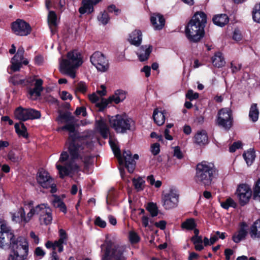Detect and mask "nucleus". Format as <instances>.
<instances>
[{"mask_svg": "<svg viewBox=\"0 0 260 260\" xmlns=\"http://www.w3.org/2000/svg\"><path fill=\"white\" fill-rule=\"evenodd\" d=\"M69 132V137L66 142L68 145L69 155L67 152H63L59 158V161H67L63 166L56 164V167L59 171V176L63 178L71 173L78 172L80 170L81 163L83 162L87 166L90 160V156L84 151L83 144L87 147L92 146V133L79 135L75 131V127L73 124H68L59 128Z\"/></svg>", "mask_w": 260, "mask_h": 260, "instance_id": "obj_1", "label": "nucleus"}, {"mask_svg": "<svg viewBox=\"0 0 260 260\" xmlns=\"http://www.w3.org/2000/svg\"><path fill=\"white\" fill-rule=\"evenodd\" d=\"M207 22L206 14L203 12L194 14L185 28V34L191 42L199 41L204 35V27Z\"/></svg>", "mask_w": 260, "mask_h": 260, "instance_id": "obj_2", "label": "nucleus"}, {"mask_svg": "<svg viewBox=\"0 0 260 260\" xmlns=\"http://www.w3.org/2000/svg\"><path fill=\"white\" fill-rule=\"evenodd\" d=\"M59 62L60 72L74 79L76 77L75 69L81 66L83 60L81 53L75 50L67 53V58L59 59Z\"/></svg>", "mask_w": 260, "mask_h": 260, "instance_id": "obj_3", "label": "nucleus"}, {"mask_svg": "<svg viewBox=\"0 0 260 260\" xmlns=\"http://www.w3.org/2000/svg\"><path fill=\"white\" fill-rule=\"evenodd\" d=\"M217 175V171L213 163L203 161L197 166L195 180L201 185L209 186Z\"/></svg>", "mask_w": 260, "mask_h": 260, "instance_id": "obj_4", "label": "nucleus"}, {"mask_svg": "<svg viewBox=\"0 0 260 260\" xmlns=\"http://www.w3.org/2000/svg\"><path fill=\"white\" fill-rule=\"evenodd\" d=\"M111 126L118 133H125L134 127V121L125 114H117L109 119Z\"/></svg>", "mask_w": 260, "mask_h": 260, "instance_id": "obj_5", "label": "nucleus"}, {"mask_svg": "<svg viewBox=\"0 0 260 260\" xmlns=\"http://www.w3.org/2000/svg\"><path fill=\"white\" fill-rule=\"evenodd\" d=\"M28 252V244L26 240L23 237L17 238V242L12 243L11 251L8 260H24Z\"/></svg>", "mask_w": 260, "mask_h": 260, "instance_id": "obj_6", "label": "nucleus"}, {"mask_svg": "<svg viewBox=\"0 0 260 260\" xmlns=\"http://www.w3.org/2000/svg\"><path fill=\"white\" fill-rule=\"evenodd\" d=\"M14 115L16 119L22 121L39 119L41 116L40 111L32 108H24L21 106L15 110Z\"/></svg>", "mask_w": 260, "mask_h": 260, "instance_id": "obj_7", "label": "nucleus"}, {"mask_svg": "<svg viewBox=\"0 0 260 260\" xmlns=\"http://www.w3.org/2000/svg\"><path fill=\"white\" fill-rule=\"evenodd\" d=\"M232 111L229 108H223L219 111L217 123L225 129H229L232 125Z\"/></svg>", "mask_w": 260, "mask_h": 260, "instance_id": "obj_8", "label": "nucleus"}, {"mask_svg": "<svg viewBox=\"0 0 260 260\" xmlns=\"http://www.w3.org/2000/svg\"><path fill=\"white\" fill-rule=\"evenodd\" d=\"M90 61L99 71L105 72L109 68L108 60L101 52L96 51L93 53L90 57Z\"/></svg>", "mask_w": 260, "mask_h": 260, "instance_id": "obj_9", "label": "nucleus"}, {"mask_svg": "<svg viewBox=\"0 0 260 260\" xmlns=\"http://www.w3.org/2000/svg\"><path fill=\"white\" fill-rule=\"evenodd\" d=\"M12 30L16 35L26 36L29 35L31 30L30 25L25 21L18 19L12 23Z\"/></svg>", "mask_w": 260, "mask_h": 260, "instance_id": "obj_10", "label": "nucleus"}, {"mask_svg": "<svg viewBox=\"0 0 260 260\" xmlns=\"http://www.w3.org/2000/svg\"><path fill=\"white\" fill-rule=\"evenodd\" d=\"M178 194L175 191L170 190L162 196V206L167 210L175 208L178 205Z\"/></svg>", "mask_w": 260, "mask_h": 260, "instance_id": "obj_11", "label": "nucleus"}, {"mask_svg": "<svg viewBox=\"0 0 260 260\" xmlns=\"http://www.w3.org/2000/svg\"><path fill=\"white\" fill-rule=\"evenodd\" d=\"M30 84V86H34L30 87L28 89L29 98L31 99H36L41 95V92L43 90V83L41 79H36L35 78H30L27 81Z\"/></svg>", "mask_w": 260, "mask_h": 260, "instance_id": "obj_12", "label": "nucleus"}, {"mask_svg": "<svg viewBox=\"0 0 260 260\" xmlns=\"http://www.w3.org/2000/svg\"><path fill=\"white\" fill-rule=\"evenodd\" d=\"M236 194L239 199L240 204L244 206L249 202L252 195V191L248 185L242 184L238 186Z\"/></svg>", "mask_w": 260, "mask_h": 260, "instance_id": "obj_13", "label": "nucleus"}, {"mask_svg": "<svg viewBox=\"0 0 260 260\" xmlns=\"http://www.w3.org/2000/svg\"><path fill=\"white\" fill-rule=\"evenodd\" d=\"M37 180L39 184L43 188H49L53 182V179L49 173L43 169L38 171L37 175Z\"/></svg>", "mask_w": 260, "mask_h": 260, "instance_id": "obj_14", "label": "nucleus"}, {"mask_svg": "<svg viewBox=\"0 0 260 260\" xmlns=\"http://www.w3.org/2000/svg\"><path fill=\"white\" fill-rule=\"evenodd\" d=\"M24 50L22 47H20L17 50L16 54L11 59V66L10 69L13 72L20 70L22 66V61L23 59Z\"/></svg>", "mask_w": 260, "mask_h": 260, "instance_id": "obj_15", "label": "nucleus"}, {"mask_svg": "<svg viewBox=\"0 0 260 260\" xmlns=\"http://www.w3.org/2000/svg\"><path fill=\"white\" fill-rule=\"evenodd\" d=\"M123 157L124 159L125 167L129 173H133L136 166L135 160L139 159V155L137 154H135L132 157L131 151L127 150L123 152Z\"/></svg>", "mask_w": 260, "mask_h": 260, "instance_id": "obj_16", "label": "nucleus"}, {"mask_svg": "<svg viewBox=\"0 0 260 260\" xmlns=\"http://www.w3.org/2000/svg\"><path fill=\"white\" fill-rule=\"evenodd\" d=\"M48 205L47 204H41L35 207H32L27 214L26 221H30L35 215H38L39 218L44 213Z\"/></svg>", "mask_w": 260, "mask_h": 260, "instance_id": "obj_17", "label": "nucleus"}, {"mask_svg": "<svg viewBox=\"0 0 260 260\" xmlns=\"http://www.w3.org/2000/svg\"><path fill=\"white\" fill-rule=\"evenodd\" d=\"M152 46L150 45L140 47L137 52L138 57L141 61L147 60L152 52Z\"/></svg>", "mask_w": 260, "mask_h": 260, "instance_id": "obj_18", "label": "nucleus"}, {"mask_svg": "<svg viewBox=\"0 0 260 260\" xmlns=\"http://www.w3.org/2000/svg\"><path fill=\"white\" fill-rule=\"evenodd\" d=\"M59 239L54 242V250L57 248L58 252H61L63 250V244H67V235L66 231L63 229L59 231Z\"/></svg>", "mask_w": 260, "mask_h": 260, "instance_id": "obj_19", "label": "nucleus"}, {"mask_svg": "<svg viewBox=\"0 0 260 260\" xmlns=\"http://www.w3.org/2000/svg\"><path fill=\"white\" fill-rule=\"evenodd\" d=\"M150 20L153 28L156 30L161 29L165 24L163 16L159 14H153L151 15Z\"/></svg>", "mask_w": 260, "mask_h": 260, "instance_id": "obj_20", "label": "nucleus"}, {"mask_svg": "<svg viewBox=\"0 0 260 260\" xmlns=\"http://www.w3.org/2000/svg\"><path fill=\"white\" fill-rule=\"evenodd\" d=\"M47 22L51 33L54 34L58 24L57 16L55 11L51 10L48 11Z\"/></svg>", "mask_w": 260, "mask_h": 260, "instance_id": "obj_21", "label": "nucleus"}, {"mask_svg": "<svg viewBox=\"0 0 260 260\" xmlns=\"http://www.w3.org/2000/svg\"><path fill=\"white\" fill-rule=\"evenodd\" d=\"M39 221L42 224H50L52 221V210L48 206L44 213L40 216Z\"/></svg>", "mask_w": 260, "mask_h": 260, "instance_id": "obj_22", "label": "nucleus"}, {"mask_svg": "<svg viewBox=\"0 0 260 260\" xmlns=\"http://www.w3.org/2000/svg\"><path fill=\"white\" fill-rule=\"evenodd\" d=\"M246 226L247 225L245 223H242L241 227L240 230L237 233H235L232 237V239L234 242L238 243L245 239L247 233L246 229Z\"/></svg>", "mask_w": 260, "mask_h": 260, "instance_id": "obj_23", "label": "nucleus"}, {"mask_svg": "<svg viewBox=\"0 0 260 260\" xmlns=\"http://www.w3.org/2000/svg\"><path fill=\"white\" fill-rule=\"evenodd\" d=\"M142 32L140 30H135L129 35L128 41L135 46H139L142 42Z\"/></svg>", "mask_w": 260, "mask_h": 260, "instance_id": "obj_24", "label": "nucleus"}, {"mask_svg": "<svg viewBox=\"0 0 260 260\" xmlns=\"http://www.w3.org/2000/svg\"><path fill=\"white\" fill-rule=\"evenodd\" d=\"M166 114V110L159 111L157 108L154 110L153 119L158 125H161L165 123Z\"/></svg>", "mask_w": 260, "mask_h": 260, "instance_id": "obj_25", "label": "nucleus"}, {"mask_svg": "<svg viewBox=\"0 0 260 260\" xmlns=\"http://www.w3.org/2000/svg\"><path fill=\"white\" fill-rule=\"evenodd\" d=\"M96 126L102 137L104 139L107 138L109 134V129L104 120L103 119L97 120Z\"/></svg>", "mask_w": 260, "mask_h": 260, "instance_id": "obj_26", "label": "nucleus"}, {"mask_svg": "<svg viewBox=\"0 0 260 260\" xmlns=\"http://www.w3.org/2000/svg\"><path fill=\"white\" fill-rule=\"evenodd\" d=\"M27 218V215H25V212L24 210L22 208H19L18 211L13 213L12 215V220L16 222H22L27 223L29 221H26L25 219Z\"/></svg>", "mask_w": 260, "mask_h": 260, "instance_id": "obj_27", "label": "nucleus"}, {"mask_svg": "<svg viewBox=\"0 0 260 260\" xmlns=\"http://www.w3.org/2000/svg\"><path fill=\"white\" fill-rule=\"evenodd\" d=\"M213 23L218 26L222 27L229 21L228 16L225 14H220L215 16L213 18Z\"/></svg>", "mask_w": 260, "mask_h": 260, "instance_id": "obj_28", "label": "nucleus"}, {"mask_svg": "<svg viewBox=\"0 0 260 260\" xmlns=\"http://www.w3.org/2000/svg\"><path fill=\"white\" fill-rule=\"evenodd\" d=\"M82 7H80L79 9V12L83 14L86 12L91 13L93 11V5L92 0H83Z\"/></svg>", "mask_w": 260, "mask_h": 260, "instance_id": "obj_29", "label": "nucleus"}, {"mask_svg": "<svg viewBox=\"0 0 260 260\" xmlns=\"http://www.w3.org/2000/svg\"><path fill=\"white\" fill-rule=\"evenodd\" d=\"M194 142L199 145H205L208 143V137L206 132L204 131H198L194 137Z\"/></svg>", "mask_w": 260, "mask_h": 260, "instance_id": "obj_30", "label": "nucleus"}, {"mask_svg": "<svg viewBox=\"0 0 260 260\" xmlns=\"http://www.w3.org/2000/svg\"><path fill=\"white\" fill-rule=\"evenodd\" d=\"M17 242V239H15V237L12 238L11 239L8 238L5 235L2 236V234L0 235V248L4 249L7 247L10 246L11 248L12 243Z\"/></svg>", "mask_w": 260, "mask_h": 260, "instance_id": "obj_31", "label": "nucleus"}, {"mask_svg": "<svg viewBox=\"0 0 260 260\" xmlns=\"http://www.w3.org/2000/svg\"><path fill=\"white\" fill-rule=\"evenodd\" d=\"M212 61L213 66L217 68H221L225 63L224 58L222 53L219 52L215 53L212 58Z\"/></svg>", "mask_w": 260, "mask_h": 260, "instance_id": "obj_32", "label": "nucleus"}, {"mask_svg": "<svg viewBox=\"0 0 260 260\" xmlns=\"http://www.w3.org/2000/svg\"><path fill=\"white\" fill-rule=\"evenodd\" d=\"M250 235L252 238H260V219L256 220L251 226Z\"/></svg>", "mask_w": 260, "mask_h": 260, "instance_id": "obj_33", "label": "nucleus"}, {"mask_svg": "<svg viewBox=\"0 0 260 260\" xmlns=\"http://www.w3.org/2000/svg\"><path fill=\"white\" fill-rule=\"evenodd\" d=\"M125 93L121 90H117L115 91L114 95L109 97V100H112L115 104L123 101L125 99Z\"/></svg>", "mask_w": 260, "mask_h": 260, "instance_id": "obj_34", "label": "nucleus"}, {"mask_svg": "<svg viewBox=\"0 0 260 260\" xmlns=\"http://www.w3.org/2000/svg\"><path fill=\"white\" fill-rule=\"evenodd\" d=\"M52 204L55 208H58L60 211L64 213H67L66 206L59 197L54 196V199L52 201Z\"/></svg>", "mask_w": 260, "mask_h": 260, "instance_id": "obj_35", "label": "nucleus"}, {"mask_svg": "<svg viewBox=\"0 0 260 260\" xmlns=\"http://www.w3.org/2000/svg\"><path fill=\"white\" fill-rule=\"evenodd\" d=\"M112 256L114 260H126V258L123 254L122 248L118 246H114L113 248Z\"/></svg>", "mask_w": 260, "mask_h": 260, "instance_id": "obj_36", "label": "nucleus"}, {"mask_svg": "<svg viewBox=\"0 0 260 260\" xmlns=\"http://www.w3.org/2000/svg\"><path fill=\"white\" fill-rule=\"evenodd\" d=\"M259 116V110L257 107L256 104H252L251 105L249 117L250 120L253 122H255L258 120Z\"/></svg>", "mask_w": 260, "mask_h": 260, "instance_id": "obj_37", "label": "nucleus"}, {"mask_svg": "<svg viewBox=\"0 0 260 260\" xmlns=\"http://www.w3.org/2000/svg\"><path fill=\"white\" fill-rule=\"evenodd\" d=\"M1 234L2 236L5 235L8 238L11 239L12 238H14V235L10 228L6 223H2L1 224Z\"/></svg>", "mask_w": 260, "mask_h": 260, "instance_id": "obj_38", "label": "nucleus"}, {"mask_svg": "<svg viewBox=\"0 0 260 260\" xmlns=\"http://www.w3.org/2000/svg\"><path fill=\"white\" fill-rule=\"evenodd\" d=\"M14 127L16 132L18 135L22 136L24 138L27 137V129L23 123H16Z\"/></svg>", "mask_w": 260, "mask_h": 260, "instance_id": "obj_39", "label": "nucleus"}, {"mask_svg": "<svg viewBox=\"0 0 260 260\" xmlns=\"http://www.w3.org/2000/svg\"><path fill=\"white\" fill-rule=\"evenodd\" d=\"M243 157L248 166H250L255 158V152L253 149H250L243 154Z\"/></svg>", "mask_w": 260, "mask_h": 260, "instance_id": "obj_40", "label": "nucleus"}, {"mask_svg": "<svg viewBox=\"0 0 260 260\" xmlns=\"http://www.w3.org/2000/svg\"><path fill=\"white\" fill-rule=\"evenodd\" d=\"M109 144L115 155L117 157L120 164L123 163V160L121 157L120 151L117 146L111 140H109Z\"/></svg>", "mask_w": 260, "mask_h": 260, "instance_id": "obj_41", "label": "nucleus"}, {"mask_svg": "<svg viewBox=\"0 0 260 260\" xmlns=\"http://www.w3.org/2000/svg\"><path fill=\"white\" fill-rule=\"evenodd\" d=\"M133 183L135 189L138 191L142 190L144 187L145 181L141 177L134 178Z\"/></svg>", "mask_w": 260, "mask_h": 260, "instance_id": "obj_42", "label": "nucleus"}, {"mask_svg": "<svg viewBox=\"0 0 260 260\" xmlns=\"http://www.w3.org/2000/svg\"><path fill=\"white\" fill-rule=\"evenodd\" d=\"M196 226L195 221L193 218H189L182 223L181 227L188 230L193 229Z\"/></svg>", "mask_w": 260, "mask_h": 260, "instance_id": "obj_43", "label": "nucleus"}, {"mask_svg": "<svg viewBox=\"0 0 260 260\" xmlns=\"http://www.w3.org/2000/svg\"><path fill=\"white\" fill-rule=\"evenodd\" d=\"M252 18L255 22L260 23V4L254 6L252 11Z\"/></svg>", "mask_w": 260, "mask_h": 260, "instance_id": "obj_44", "label": "nucleus"}, {"mask_svg": "<svg viewBox=\"0 0 260 260\" xmlns=\"http://www.w3.org/2000/svg\"><path fill=\"white\" fill-rule=\"evenodd\" d=\"M112 102V100H109V98L108 99L101 98L100 101L96 104V106L99 108V110L102 111L104 110L109 103Z\"/></svg>", "mask_w": 260, "mask_h": 260, "instance_id": "obj_45", "label": "nucleus"}, {"mask_svg": "<svg viewBox=\"0 0 260 260\" xmlns=\"http://www.w3.org/2000/svg\"><path fill=\"white\" fill-rule=\"evenodd\" d=\"M220 205L222 208L225 209H228L230 207L235 208L237 205L235 202L231 198H229L225 201L221 202Z\"/></svg>", "mask_w": 260, "mask_h": 260, "instance_id": "obj_46", "label": "nucleus"}, {"mask_svg": "<svg viewBox=\"0 0 260 260\" xmlns=\"http://www.w3.org/2000/svg\"><path fill=\"white\" fill-rule=\"evenodd\" d=\"M147 209L151 214V216L154 217L157 215L158 209L155 204L153 203H149L148 204Z\"/></svg>", "mask_w": 260, "mask_h": 260, "instance_id": "obj_47", "label": "nucleus"}, {"mask_svg": "<svg viewBox=\"0 0 260 260\" xmlns=\"http://www.w3.org/2000/svg\"><path fill=\"white\" fill-rule=\"evenodd\" d=\"M98 19L103 24L106 25L108 23L110 17L107 12L104 11L98 16Z\"/></svg>", "mask_w": 260, "mask_h": 260, "instance_id": "obj_48", "label": "nucleus"}, {"mask_svg": "<svg viewBox=\"0 0 260 260\" xmlns=\"http://www.w3.org/2000/svg\"><path fill=\"white\" fill-rule=\"evenodd\" d=\"M253 197L255 200L260 201V179L256 182L254 189Z\"/></svg>", "mask_w": 260, "mask_h": 260, "instance_id": "obj_49", "label": "nucleus"}, {"mask_svg": "<svg viewBox=\"0 0 260 260\" xmlns=\"http://www.w3.org/2000/svg\"><path fill=\"white\" fill-rule=\"evenodd\" d=\"M60 119H64L66 122H68L73 121L74 117L70 113H64L59 115L57 120L59 121Z\"/></svg>", "mask_w": 260, "mask_h": 260, "instance_id": "obj_50", "label": "nucleus"}, {"mask_svg": "<svg viewBox=\"0 0 260 260\" xmlns=\"http://www.w3.org/2000/svg\"><path fill=\"white\" fill-rule=\"evenodd\" d=\"M186 98L190 101H192L199 98V94L197 92H194L192 90L190 89L186 93Z\"/></svg>", "mask_w": 260, "mask_h": 260, "instance_id": "obj_51", "label": "nucleus"}, {"mask_svg": "<svg viewBox=\"0 0 260 260\" xmlns=\"http://www.w3.org/2000/svg\"><path fill=\"white\" fill-rule=\"evenodd\" d=\"M129 240L132 243H137L140 240V237L135 232L131 231L129 234Z\"/></svg>", "mask_w": 260, "mask_h": 260, "instance_id": "obj_52", "label": "nucleus"}, {"mask_svg": "<svg viewBox=\"0 0 260 260\" xmlns=\"http://www.w3.org/2000/svg\"><path fill=\"white\" fill-rule=\"evenodd\" d=\"M94 224L101 228H105L107 225L106 222L99 216L96 217Z\"/></svg>", "mask_w": 260, "mask_h": 260, "instance_id": "obj_53", "label": "nucleus"}, {"mask_svg": "<svg viewBox=\"0 0 260 260\" xmlns=\"http://www.w3.org/2000/svg\"><path fill=\"white\" fill-rule=\"evenodd\" d=\"M242 65L240 63H235L233 61L231 63V68L233 73L238 72L241 70Z\"/></svg>", "mask_w": 260, "mask_h": 260, "instance_id": "obj_54", "label": "nucleus"}, {"mask_svg": "<svg viewBox=\"0 0 260 260\" xmlns=\"http://www.w3.org/2000/svg\"><path fill=\"white\" fill-rule=\"evenodd\" d=\"M8 159L13 162H17L19 161V157L16 155L12 151L10 152L8 154Z\"/></svg>", "mask_w": 260, "mask_h": 260, "instance_id": "obj_55", "label": "nucleus"}, {"mask_svg": "<svg viewBox=\"0 0 260 260\" xmlns=\"http://www.w3.org/2000/svg\"><path fill=\"white\" fill-rule=\"evenodd\" d=\"M77 90L82 93H84L86 91L87 87L85 83L83 82H80L77 85Z\"/></svg>", "mask_w": 260, "mask_h": 260, "instance_id": "obj_56", "label": "nucleus"}, {"mask_svg": "<svg viewBox=\"0 0 260 260\" xmlns=\"http://www.w3.org/2000/svg\"><path fill=\"white\" fill-rule=\"evenodd\" d=\"M160 151L159 144L158 143H154L151 146V152L154 155L159 153Z\"/></svg>", "mask_w": 260, "mask_h": 260, "instance_id": "obj_57", "label": "nucleus"}, {"mask_svg": "<svg viewBox=\"0 0 260 260\" xmlns=\"http://www.w3.org/2000/svg\"><path fill=\"white\" fill-rule=\"evenodd\" d=\"M174 156L178 159H181L183 157V155L180 150V149L178 146L174 147Z\"/></svg>", "mask_w": 260, "mask_h": 260, "instance_id": "obj_58", "label": "nucleus"}, {"mask_svg": "<svg viewBox=\"0 0 260 260\" xmlns=\"http://www.w3.org/2000/svg\"><path fill=\"white\" fill-rule=\"evenodd\" d=\"M241 146V143L239 141L234 142L233 145L230 146L229 150L231 152H234L237 149L240 148Z\"/></svg>", "mask_w": 260, "mask_h": 260, "instance_id": "obj_59", "label": "nucleus"}, {"mask_svg": "<svg viewBox=\"0 0 260 260\" xmlns=\"http://www.w3.org/2000/svg\"><path fill=\"white\" fill-rule=\"evenodd\" d=\"M101 97L96 93H93L89 95V99L93 103H97L100 101Z\"/></svg>", "mask_w": 260, "mask_h": 260, "instance_id": "obj_60", "label": "nucleus"}, {"mask_svg": "<svg viewBox=\"0 0 260 260\" xmlns=\"http://www.w3.org/2000/svg\"><path fill=\"white\" fill-rule=\"evenodd\" d=\"M60 97L63 100H72V96L68 92L66 91H62L60 93Z\"/></svg>", "mask_w": 260, "mask_h": 260, "instance_id": "obj_61", "label": "nucleus"}, {"mask_svg": "<svg viewBox=\"0 0 260 260\" xmlns=\"http://www.w3.org/2000/svg\"><path fill=\"white\" fill-rule=\"evenodd\" d=\"M108 10L109 12L111 13L114 12L116 15H117L120 12V10L118 9H117L114 5H110L108 7Z\"/></svg>", "mask_w": 260, "mask_h": 260, "instance_id": "obj_62", "label": "nucleus"}, {"mask_svg": "<svg viewBox=\"0 0 260 260\" xmlns=\"http://www.w3.org/2000/svg\"><path fill=\"white\" fill-rule=\"evenodd\" d=\"M142 223L143 225L145 228H150L151 226L149 224V218L147 216H143L142 217Z\"/></svg>", "mask_w": 260, "mask_h": 260, "instance_id": "obj_63", "label": "nucleus"}, {"mask_svg": "<svg viewBox=\"0 0 260 260\" xmlns=\"http://www.w3.org/2000/svg\"><path fill=\"white\" fill-rule=\"evenodd\" d=\"M75 113L76 115H79L81 114H82L83 116H85V108L83 107L77 108L75 112Z\"/></svg>", "mask_w": 260, "mask_h": 260, "instance_id": "obj_64", "label": "nucleus"}]
</instances>
